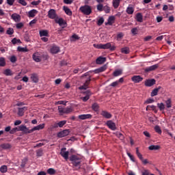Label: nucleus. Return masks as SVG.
Returning a JSON list of instances; mask_svg holds the SVG:
<instances>
[{"instance_id":"f8f14e48","label":"nucleus","mask_w":175,"mask_h":175,"mask_svg":"<svg viewBox=\"0 0 175 175\" xmlns=\"http://www.w3.org/2000/svg\"><path fill=\"white\" fill-rule=\"evenodd\" d=\"M158 68H159V64H154V65H152V66L146 67V68L144 69V71H145L146 73H148V72H152L153 70H157V69H158Z\"/></svg>"},{"instance_id":"7ed1b4c3","label":"nucleus","mask_w":175,"mask_h":175,"mask_svg":"<svg viewBox=\"0 0 175 175\" xmlns=\"http://www.w3.org/2000/svg\"><path fill=\"white\" fill-rule=\"evenodd\" d=\"M27 131H28V128H27L26 126H25V125H21V126H18V128L15 127V128L12 129L10 131V133L11 134H13V133H16V132H20V131H21V132H23V133L27 134V133H27Z\"/></svg>"},{"instance_id":"72a5a7b5","label":"nucleus","mask_w":175,"mask_h":175,"mask_svg":"<svg viewBox=\"0 0 175 175\" xmlns=\"http://www.w3.org/2000/svg\"><path fill=\"white\" fill-rule=\"evenodd\" d=\"M121 0H113V6L114 9H118V6H120V2Z\"/></svg>"},{"instance_id":"6e6552de","label":"nucleus","mask_w":175,"mask_h":175,"mask_svg":"<svg viewBox=\"0 0 175 175\" xmlns=\"http://www.w3.org/2000/svg\"><path fill=\"white\" fill-rule=\"evenodd\" d=\"M105 124L107 125V126H108V128L109 129H111V131H116L117 130V126L116 125L114 122H113V120L107 121Z\"/></svg>"},{"instance_id":"473e14b6","label":"nucleus","mask_w":175,"mask_h":175,"mask_svg":"<svg viewBox=\"0 0 175 175\" xmlns=\"http://www.w3.org/2000/svg\"><path fill=\"white\" fill-rule=\"evenodd\" d=\"M39 33L40 38H43V36H49V30H40Z\"/></svg>"},{"instance_id":"338daca9","label":"nucleus","mask_w":175,"mask_h":175,"mask_svg":"<svg viewBox=\"0 0 175 175\" xmlns=\"http://www.w3.org/2000/svg\"><path fill=\"white\" fill-rule=\"evenodd\" d=\"M93 46L95 49H102V44H94Z\"/></svg>"},{"instance_id":"13d9d810","label":"nucleus","mask_w":175,"mask_h":175,"mask_svg":"<svg viewBox=\"0 0 175 175\" xmlns=\"http://www.w3.org/2000/svg\"><path fill=\"white\" fill-rule=\"evenodd\" d=\"M105 13H110V7L109 5H105L103 7V10Z\"/></svg>"},{"instance_id":"680f3d73","label":"nucleus","mask_w":175,"mask_h":175,"mask_svg":"<svg viewBox=\"0 0 175 175\" xmlns=\"http://www.w3.org/2000/svg\"><path fill=\"white\" fill-rule=\"evenodd\" d=\"M18 3H20V5H22V6H27V1H25V0H18Z\"/></svg>"},{"instance_id":"5701e85b","label":"nucleus","mask_w":175,"mask_h":175,"mask_svg":"<svg viewBox=\"0 0 175 175\" xmlns=\"http://www.w3.org/2000/svg\"><path fill=\"white\" fill-rule=\"evenodd\" d=\"M107 69V66L105 65L100 67L99 68L94 70V73H102V72H105V70H106Z\"/></svg>"},{"instance_id":"3c124183","label":"nucleus","mask_w":175,"mask_h":175,"mask_svg":"<svg viewBox=\"0 0 175 175\" xmlns=\"http://www.w3.org/2000/svg\"><path fill=\"white\" fill-rule=\"evenodd\" d=\"M48 174L54 175L55 174V170L54 168H49L47 170Z\"/></svg>"},{"instance_id":"412c9836","label":"nucleus","mask_w":175,"mask_h":175,"mask_svg":"<svg viewBox=\"0 0 175 175\" xmlns=\"http://www.w3.org/2000/svg\"><path fill=\"white\" fill-rule=\"evenodd\" d=\"M105 62H106V57H98L96 60L97 65H102V64H105Z\"/></svg>"},{"instance_id":"393cba45","label":"nucleus","mask_w":175,"mask_h":175,"mask_svg":"<svg viewBox=\"0 0 175 175\" xmlns=\"http://www.w3.org/2000/svg\"><path fill=\"white\" fill-rule=\"evenodd\" d=\"M38 13V10L33 9L28 12V17H35L36 16V14Z\"/></svg>"},{"instance_id":"cd10ccee","label":"nucleus","mask_w":175,"mask_h":175,"mask_svg":"<svg viewBox=\"0 0 175 175\" xmlns=\"http://www.w3.org/2000/svg\"><path fill=\"white\" fill-rule=\"evenodd\" d=\"M1 148H2L3 150H9L10 148H12V145H10V144H2L0 146Z\"/></svg>"},{"instance_id":"c85d7f7f","label":"nucleus","mask_w":175,"mask_h":175,"mask_svg":"<svg viewBox=\"0 0 175 175\" xmlns=\"http://www.w3.org/2000/svg\"><path fill=\"white\" fill-rule=\"evenodd\" d=\"M116 20V17L114 16H109L108 18V22L105 23V25H113L114 21Z\"/></svg>"},{"instance_id":"603ef678","label":"nucleus","mask_w":175,"mask_h":175,"mask_svg":"<svg viewBox=\"0 0 175 175\" xmlns=\"http://www.w3.org/2000/svg\"><path fill=\"white\" fill-rule=\"evenodd\" d=\"M12 44H17V43H21V40L20 39H17L16 38L12 40Z\"/></svg>"},{"instance_id":"2eb2a0df","label":"nucleus","mask_w":175,"mask_h":175,"mask_svg":"<svg viewBox=\"0 0 175 175\" xmlns=\"http://www.w3.org/2000/svg\"><path fill=\"white\" fill-rule=\"evenodd\" d=\"M157 81L155 79H146L145 81V85L146 87H152V85H155V83Z\"/></svg>"},{"instance_id":"37998d69","label":"nucleus","mask_w":175,"mask_h":175,"mask_svg":"<svg viewBox=\"0 0 175 175\" xmlns=\"http://www.w3.org/2000/svg\"><path fill=\"white\" fill-rule=\"evenodd\" d=\"M157 107H159L160 111H163V110H165V104L163 103H157Z\"/></svg>"},{"instance_id":"4c0bfd02","label":"nucleus","mask_w":175,"mask_h":175,"mask_svg":"<svg viewBox=\"0 0 175 175\" xmlns=\"http://www.w3.org/2000/svg\"><path fill=\"white\" fill-rule=\"evenodd\" d=\"M148 148L150 150H159V148H161V146L158 145H151L148 147Z\"/></svg>"},{"instance_id":"5fc2aeb1","label":"nucleus","mask_w":175,"mask_h":175,"mask_svg":"<svg viewBox=\"0 0 175 175\" xmlns=\"http://www.w3.org/2000/svg\"><path fill=\"white\" fill-rule=\"evenodd\" d=\"M10 61L12 64H14V62H17V57L15 55H12V56L10 57Z\"/></svg>"},{"instance_id":"aec40b11","label":"nucleus","mask_w":175,"mask_h":175,"mask_svg":"<svg viewBox=\"0 0 175 175\" xmlns=\"http://www.w3.org/2000/svg\"><path fill=\"white\" fill-rule=\"evenodd\" d=\"M100 115L104 117V118H107V120H110L111 117H113V115L111 113L107 112V111H102L100 113Z\"/></svg>"},{"instance_id":"de8ad7c7","label":"nucleus","mask_w":175,"mask_h":175,"mask_svg":"<svg viewBox=\"0 0 175 175\" xmlns=\"http://www.w3.org/2000/svg\"><path fill=\"white\" fill-rule=\"evenodd\" d=\"M149 109H150V110L152 109V111H154V113H158V109H157V107L154 105H148Z\"/></svg>"},{"instance_id":"423d86ee","label":"nucleus","mask_w":175,"mask_h":175,"mask_svg":"<svg viewBox=\"0 0 175 175\" xmlns=\"http://www.w3.org/2000/svg\"><path fill=\"white\" fill-rule=\"evenodd\" d=\"M69 133H70V131H69V129H65L57 133V136L59 139H61L62 137H66V136H68Z\"/></svg>"},{"instance_id":"a19ab883","label":"nucleus","mask_w":175,"mask_h":175,"mask_svg":"<svg viewBox=\"0 0 175 175\" xmlns=\"http://www.w3.org/2000/svg\"><path fill=\"white\" fill-rule=\"evenodd\" d=\"M129 52L130 51L129 47H124L121 49V53H122V54H129Z\"/></svg>"},{"instance_id":"1a4fd4ad","label":"nucleus","mask_w":175,"mask_h":175,"mask_svg":"<svg viewBox=\"0 0 175 175\" xmlns=\"http://www.w3.org/2000/svg\"><path fill=\"white\" fill-rule=\"evenodd\" d=\"M91 83V77H89L85 81V83H83V85H81L79 88V90H88V88H89V85Z\"/></svg>"},{"instance_id":"a211bd4d","label":"nucleus","mask_w":175,"mask_h":175,"mask_svg":"<svg viewBox=\"0 0 175 175\" xmlns=\"http://www.w3.org/2000/svg\"><path fill=\"white\" fill-rule=\"evenodd\" d=\"M78 118L79 120H91V118H92V115L88 113V114H82V115H79L78 116Z\"/></svg>"},{"instance_id":"6ab92c4d","label":"nucleus","mask_w":175,"mask_h":175,"mask_svg":"<svg viewBox=\"0 0 175 175\" xmlns=\"http://www.w3.org/2000/svg\"><path fill=\"white\" fill-rule=\"evenodd\" d=\"M84 94H85V96L81 97V99L83 102H87V100L90 99V96L92 95V93L91 92V91L87 90L86 92H84Z\"/></svg>"},{"instance_id":"0e129e2a","label":"nucleus","mask_w":175,"mask_h":175,"mask_svg":"<svg viewBox=\"0 0 175 175\" xmlns=\"http://www.w3.org/2000/svg\"><path fill=\"white\" fill-rule=\"evenodd\" d=\"M155 102V100L153 98H148L147 99V100L145 102V103H146V105H148L150 103H154Z\"/></svg>"},{"instance_id":"774afa93","label":"nucleus","mask_w":175,"mask_h":175,"mask_svg":"<svg viewBox=\"0 0 175 175\" xmlns=\"http://www.w3.org/2000/svg\"><path fill=\"white\" fill-rule=\"evenodd\" d=\"M118 81H114L113 83H111L110 85H109V87H117V85H118Z\"/></svg>"},{"instance_id":"9b49d317","label":"nucleus","mask_w":175,"mask_h":175,"mask_svg":"<svg viewBox=\"0 0 175 175\" xmlns=\"http://www.w3.org/2000/svg\"><path fill=\"white\" fill-rule=\"evenodd\" d=\"M44 128V124H39L36 126H34L31 130H29L27 128V133H32L33 132H35V131H40V129H43Z\"/></svg>"},{"instance_id":"a878e982","label":"nucleus","mask_w":175,"mask_h":175,"mask_svg":"<svg viewBox=\"0 0 175 175\" xmlns=\"http://www.w3.org/2000/svg\"><path fill=\"white\" fill-rule=\"evenodd\" d=\"M161 88V86H159L158 88L154 89V90L152 91L151 94H150L151 96H157V95H158V92H159V90H160Z\"/></svg>"},{"instance_id":"0eeeda50","label":"nucleus","mask_w":175,"mask_h":175,"mask_svg":"<svg viewBox=\"0 0 175 175\" xmlns=\"http://www.w3.org/2000/svg\"><path fill=\"white\" fill-rule=\"evenodd\" d=\"M32 58L35 62H42V53L39 52H36L33 54Z\"/></svg>"},{"instance_id":"c756f323","label":"nucleus","mask_w":175,"mask_h":175,"mask_svg":"<svg viewBox=\"0 0 175 175\" xmlns=\"http://www.w3.org/2000/svg\"><path fill=\"white\" fill-rule=\"evenodd\" d=\"M92 109L94 111H96V113H98L99 111V104L97 103H94L92 105Z\"/></svg>"},{"instance_id":"c9c22d12","label":"nucleus","mask_w":175,"mask_h":175,"mask_svg":"<svg viewBox=\"0 0 175 175\" xmlns=\"http://www.w3.org/2000/svg\"><path fill=\"white\" fill-rule=\"evenodd\" d=\"M73 111V108L72 107H67L64 109V114H69Z\"/></svg>"},{"instance_id":"b1692460","label":"nucleus","mask_w":175,"mask_h":175,"mask_svg":"<svg viewBox=\"0 0 175 175\" xmlns=\"http://www.w3.org/2000/svg\"><path fill=\"white\" fill-rule=\"evenodd\" d=\"M135 19L138 23H143V14L139 12L136 14Z\"/></svg>"},{"instance_id":"f03ea898","label":"nucleus","mask_w":175,"mask_h":175,"mask_svg":"<svg viewBox=\"0 0 175 175\" xmlns=\"http://www.w3.org/2000/svg\"><path fill=\"white\" fill-rule=\"evenodd\" d=\"M80 12L85 16H90L92 13V8L88 5H85L79 8Z\"/></svg>"},{"instance_id":"ddd939ff","label":"nucleus","mask_w":175,"mask_h":175,"mask_svg":"<svg viewBox=\"0 0 175 175\" xmlns=\"http://www.w3.org/2000/svg\"><path fill=\"white\" fill-rule=\"evenodd\" d=\"M60 155H62L66 161L67 159H69V152L66 151V148H62L61 149Z\"/></svg>"},{"instance_id":"4d7b16f0","label":"nucleus","mask_w":175,"mask_h":175,"mask_svg":"<svg viewBox=\"0 0 175 175\" xmlns=\"http://www.w3.org/2000/svg\"><path fill=\"white\" fill-rule=\"evenodd\" d=\"M154 131L157 133H159L160 135L162 133V130H161V127H159V126H155Z\"/></svg>"},{"instance_id":"7c9ffc66","label":"nucleus","mask_w":175,"mask_h":175,"mask_svg":"<svg viewBox=\"0 0 175 175\" xmlns=\"http://www.w3.org/2000/svg\"><path fill=\"white\" fill-rule=\"evenodd\" d=\"M121 75H122V70L121 69L116 70L113 72V77H118V76H121Z\"/></svg>"},{"instance_id":"e433bc0d","label":"nucleus","mask_w":175,"mask_h":175,"mask_svg":"<svg viewBox=\"0 0 175 175\" xmlns=\"http://www.w3.org/2000/svg\"><path fill=\"white\" fill-rule=\"evenodd\" d=\"M0 66H6V59H5V57H0Z\"/></svg>"},{"instance_id":"8fccbe9b","label":"nucleus","mask_w":175,"mask_h":175,"mask_svg":"<svg viewBox=\"0 0 175 175\" xmlns=\"http://www.w3.org/2000/svg\"><path fill=\"white\" fill-rule=\"evenodd\" d=\"M58 111L59 113H60V114H65V107H63L62 106H59Z\"/></svg>"},{"instance_id":"79ce46f5","label":"nucleus","mask_w":175,"mask_h":175,"mask_svg":"<svg viewBox=\"0 0 175 175\" xmlns=\"http://www.w3.org/2000/svg\"><path fill=\"white\" fill-rule=\"evenodd\" d=\"M165 105L167 109H170V107H172V99L168 98L167 100H165Z\"/></svg>"},{"instance_id":"f3484780","label":"nucleus","mask_w":175,"mask_h":175,"mask_svg":"<svg viewBox=\"0 0 175 175\" xmlns=\"http://www.w3.org/2000/svg\"><path fill=\"white\" fill-rule=\"evenodd\" d=\"M131 80L133 81V83H141V81H143V77L139 75H134L133 77H131Z\"/></svg>"},{"instance_id":"58836bf2","label":"nucleus","mask_w":175,"mask_h":175,"mask_svg":"<svg viewBox=\"0 0 175 175\" xmlns=\"http://www.w3.org/2000/svg\"><path fill=\"white\" fill-rule=\"evenodd\" d=\"M17 50L20 53H27L28 51V49L22 46H18Z\"/></svg>"},{"instance_id":"2f4dec72","label":"nucleus","mask_w":175,"mask_h":175,"mask_svg":"<svg viewBox=\"0 0 175 175\" xmlns=\"http://www.w3.org/2000/svg\"><path fill=\"white\" fill-rule=\"evenodd\" d=\"M126 12L127 14H133V12H135V8L129 5V7L126 8Z\"/></svg>"},{"instance_id":"a18cd8bd","label":"nucleus","mask_w":175,"mask_h":175,"mask_svg":"<svg viewBox=\"0 0 175 175\" xmlns=\"http://www.w3.org/2000/svg\"><path fill=\"white\" fill-rule=\"evenodd\" d=\"M0 172L1 173H6V172H8V166L7 165H2L0 167Z\"/></svg>"},{"instance_id":"49530a36","label":"nucleus","mask_w":175,"mask_h":175,"mask_svg":"<svg viewBox=\"0 0 175 175\" xmlns=\"http://www.w3.org/2000/svg\"><path fill=\"white\" fill-rule=\"evenodd\" d=\"M7 35H13L14 33V29L12 27H9L6 31Z\"/></svg>"},{"instance_id":"864d4df0","label":"nucleus","mask_w":175,"mask_h":175,"mask_svg":"<svg viewBox=\"0 0 175 175\" xmlns=\"http://www.w3.org/2000/svg\"><path fill=\"white\" fill-rule=\"evenodd\" d=\"M103 8H104V6H103V4H102V3H98L97 5V10L98 12H103Z\"/></svg>"},{"instance_id":"052dcab7","label":"nucleus","mask_w":175,"mask_h":175,"mask_svg":"<svg viewBox=\"0 0 175 175\" xmlns=\"http://www.w3.org/2000/svg\"><path fill=\"white\" fill-rule=\"evenodd\" d=\"M16 27L17 29H21V28H23V27H24V23H18L16 25Z\"/></svg>"},{"instance_id":"9d476101","label":"nucleus","mask_w":175,"mask_h":175,"mask_svg":"<svg viewBox=\"0 0 175 175\" xmlns=\"http://www.w3.org/2000/svg\"><path fill=\"white\" fill-rule=\"evenodd\" d=\"M48 17L49 18H51V20H55L58 16H57V12H55V10L51 9L48 12Z\"/></svg>"},{"instance_id":"09e8293b","label":"nucleus","mask_w":175,"mask_h":175,"mask_svg":"<svg viewBox=\"0 0 175 175\" xmlns=\"http://www.w3.org/2000/svg\"><path fill=\"white\" fill-rule=\"evenodd\" d=\"M59 128H63L64 125L66 124V120H62L57 122Z\"/></svg>"},{"instance_id":"bf43d9fd","label":"nucleus","mask_w":175,"mask_h":175,"mask_svg":"<svg viewBox=\"0 0 175 175\" xmlns=\"http://www.w3.org/2000/svg\"><path fill=\"white\" fill-rule=\"evenodd\" d=\"M37 157H42L43 155V150L39 149L36 151Z\"/></svg>"},{"instance_id":"4be33fe9","label":"nucleus","mask_w":175,"mask_h":175,"mask_svg":"<svg viewBox=\"0 0 175 175\" xmlns=\"http://www.w3.org/2000/svg\"><path fill=\"white\" fill-rule=\"evenodd\" d=\"M60 51V49H59V46H53L51 48V53L52 54H58V53H59Z\"/></svg>"},{"instance_id":"e2e57ef3","label":"nucleus","mask_w":175,"mask_h":175,"mask_svg":"<svg viewBox=\"0 0 175 175\" xmlns=\"http://www.w3.org/2000/svg\"><path fill=\"white\" fill-rule=\"evenodd\" d=\"M116 136H117V137H118L119 139H120V140H124V135H122V133H116Z\"/></svg>"},{"instance_id":"f257e3e1","label":"nucleus","mask_w":175,"mask_h":175,"mask_svg":"<svg viewBox=\"0 0 175 175\" xmlns=\"http://www.w3.org/2000/svg\"><path fill=\"white\" fill-rule=\"evenodd\" d=\"M70 161L74 170H80L81 169V162H83V157L81 156L72 154L70 157Z\"/></svg>"},{"instance_id":"69168bd1","label":"nucleus","mask_w":175,"mask_h":175,"mask_svg":"<svg viewBox=\"0 0 175 175\" xmlns=\"http://www.w3.org/2000/svg\"><path fill=\"white\" fill-rule=\"evenodd\" d=\"M142 175H154V174H150V171L145 170L144 172H142Z\"/></svg>"},{"instance_id":"20e7f679","label":"nucleus","mask_w":175,"mask_h":175,"mask_svg":"<svg viewBox=\"0 0 175 175\" xmlns=\"http://www.w3.org/2000/svg\"><path fill=\"white\" fill-rule=\"evenodd\" d=\"M101 47L103 50H110V51H114L116 50V46L111 45V42L101 44Z\"/></svg>"},{"instance_id":"4468645a","label":"nucleus","mask_w":175,"mask_h":175,"mask_svg":"<svg viewBox=\"0 0 175 175\" xmlns=\"http://www.w3.org/2000/svg\"><path fill=\"white\" fill-rule=\"evenodd\" d=\"M11 18L15 21V23H20L21 21V16L20 14L14 13L11 16Z\"/></svg>"},{"instance_id":"bb28decb","label":"nucleus","mask_w":175,"mask_h":175,"mask_svg":"<svg viewBox=\"0 0 175 175\" xmlns=\"http://www.w3.org/2000/svg\"><path fill=\"white\" fill-rule=\"evenodd\" d=\"M63 10L65 12L66 14H67V16H72V10H70L69 9V8H68L67 6H64L63 7Z\"/></svg>"},{"instance_id":"f704fd0d","label":"nucleus","mask_w":175,"mask_h":175,"mask_svg":"<svg viewBox=\"0 0 175 175\" xmlns=\"http://www.w3.org/2000/svg\"><path fill=\"white\" fill-rule=\"evenodd\" d=\"M31 80L33 81V83H38L39 81V79H38V76L36 74H33L31 76Z\"/></svg>"},{"instance_id":"39448f33","label":"nucleus","mask_w":175,"mask_h":175,"mask_svg":"<svg viewBox=\"0 0 175 175\" xmlns=\"http://www.w3.org/2000/svg\"><path fill=\"white\" fill-rule=\"evenodd\" d=\"M55 22L56 23V24H59V27H62V28H66V27L68 26L66 21L62 18H56L55 19Z\"/></svg>"},{"instance_id":"ea45409f","label":"nucleus","mask_w":175,"mask_h":175,"mask_svg":"<svg viewBox=\"0 0 175 175\" xmlns=\"http://www.w3.org/2000/svg\"><path fill=\"white\" fill-rule=\"evenodd\" d=\"M4 75H5V76H13V73L12 72V70H10V69H5V70H4Z\"/></svg>"},{"instance_id":"c03bdc74","label":"nucleus","mask_w":175,"mask_h":175,"mask_svg":"<svg viewBox=\"0 0 175 175\" xmlns=\"http://www.w3.org/2000/svg\"><path fill=\"white\" fill-rule=\"evenodd\" d=\"M136 154L140 161H143V155L139 152V148H136Z\"/></svg>"},{"instance_id":"6e6d98bb","label":"nucleus","mask_w":175,"mask_h":175,"mask_svg":"<svg viewBox=\"0 0 175 175\" xmlns=\"http://www.w3.org/2000/svg\"><path fill=\"white\" fill-rule=\"evenodd\" d=\"M103 23H105V19L103 18H100L97 22V25H98L99 27H100V25H102V24H103Z\"/></svg>"},{"instance_id":"dca6fc26","label":"nucleus","mask_w":175,"mask_h":175,"mask_svg":"<svg viewBox=\"0 0 175 175\" xmlns=\"http://www.w3.org/2000/svg\"><path fill=\"white\" fill-rule=\"evenodd\" d=\"M27 110H28V107L18 108V116H19V117H23Z\"/></svg>"}]
</instances>
